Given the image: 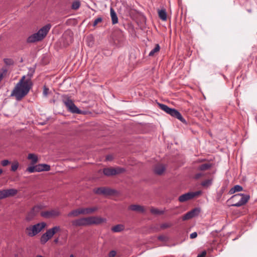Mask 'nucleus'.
Returning <instances> with one entry per match:
<instances>
[{
  "label": "nucleus",
  "mask_w": 257,
  "mask_h": 257,
  "mask_svg": "<svg viewBox=\"0 0 257 257\" xmlns=\"http://www.w3.org/2000/svg\"><path fill=\"white\" fill-rule=\"evenodd\" d=\"M36 257H44V256L40 255H38Z\"/></svg>",
  "instance_id": "6e6d98bb"
},
{
  "label": "nucleus",
  "mask_w": 257,
  "mask_h": 257,
  "mask_svg": "<svg viewBox=\"0 0 257 257\" xmlns=\"http://www.w3.org/2000/svg\"><path fill=\"white\" fill-rule=\"evenodd\" d=\"M73 33H63L60 41L62 43L63 46L66 47L73 42Z\"/></svg>",
  "instance_id": "2eb2a0df"
},
{
  "label": "nucleus",
  "mask_w": 257,
  "mask_h": 257,
  "mask_svg": "<svg viewBox=\"0 0 257 257\" xmlns=\"http://www.w3.org/2000/svg\"><path fill=\"white\" fill-rule=\"evenodd\" d=\"M94 37L92 34L89 35L86 37V42L88 46L92 47L94 44Z\"/></svg>",
  "instance_id": "c85d7f7f"
},
{
  "label": "nucleus",
  "mask_w": 257,
  "mask_h": 257,
  "mask_svg": "<svg viewBox=\"0 0 257 257\" xmlns=\"http://www.w3.org/2000/svg\"><path fill=\"white\" fill-rule=\"evenodd\" d=\"M165 170L166 168L164 165L158 164L155 167L154 172L157 175H161L165 172Z\"/></svg>",
  "instance_id": "aec40b11"
},
{
  "label": "nucleus",
  "mask_w": 257,
  "mask_h": 257,
  "mask_svg": "<svg viewBox=\"0 0 257 257\" xmlns=\"http://www.w3.org/2000/svg\"><path fill=\"white\" fill-rule=\"evenodd\" d=\"M200 212L201 209L200 208H195L183 215L182 217V220H186L197 216Z\"/></svg>",
  "instance_id": "dca6fc26"
},
{
  "label": "nucleus",
  "mask_w": 257,
  "mask_h": 257,
  "mask_svg": "<svg viewBox=\"0 0 257 257\" xmlns=\"http://www.w3.org/2000/svg\"><path fill=\"white\" fill-rule=\"evenodd\" d=\"M110 17L113 24H115L118 23V18L116 13L114 10L112 9H110Z\"/></svg>",
  "instance_id": "393cba45"
},
{
  "label": "nucleus",
  "mask_w": 257,
  "mask_h": 257,
  "mask_svg": "<svg viewBox=\"0 0 257 257\" xmlns=\"http://www.w3.org/2000/svg\"><path fill=\"white\" fill-rule=\"evenodd\" d=\"M4 62L6 65L11 66L14 64V61L11 58H5Z\"/></svg>",
  "instance_id": "e433bc0d"
},
{
  "label": "nucleus",
  "mask_w": 257,
  "mask_h": 257,
  "mask_svg": "<svg viewBox=\"0 0 257 257\" xmlns=\"http://www.w3.org/2000/svg\"><path fill=\"white\" fill-rule=\"evenodd\" d=\"M212 178L205 180L201 182V185L204 187L207 188L212 184Z\"/></svg>",
  "instance_id": "473e14b6"
},
{
  "label": "nucleus",
  "mask_w": 257,
  "mask_h": 257,
  "mask_svg": "<svg viewBox=\"0 0 257 257\" xmlns=\"http://www.w3.org/2000/svg\"><path fill=\"white\" fill-rule=\"evenodd\" d=\"M41 209L42 207L40 205H36L33 207L32 209L27 213L25 218L26 220L28 222L32 220Z\"/></svg>",
  "instance_id": "4468645a"
},
{
  "label": "nucleus",
  "mask_w": 257,
  "mask_h": 257,
  "mask_svg": "<svg viewBox=\"0 0 257 257\" xmlns=\"http://www.w3.org/2000/svg\"><path fill=\"white\" fill-rule=\"evenodd\" d=\"M62 101L65 104L68 109H69L71 105L74 103L73 101L68 95H63L62 96Z\"/></svg>",
  "instance_id": "4be33fe9"
},
{
  "label": "nucleus",
  "mask_w": 257,
  "mask_h": 257,
  "mask_svg": "<svg viewBox=\"0 0 257 257\" xmlns=\"http://www.w3.org/2000/svg\"><path fill=\"white\" fill-rule=\"evenodd\" d=\"M128 209L138 212L144 213L145 212L144 206L137 204H133L129 206Z\"/></svg>",
  "instance_id": "6ab92c4d"
},
{
  "label": "nucleus",
  "mask_w": 257,
  "mask_h": 257,
  "mask_svg": "<svg viewBox=\"0 0 257 257\" xmlns=\"http://www.w3.org/2000/svg\"><path fill=\"white\" fill-rule=\"evenodd\" d=\"M6 198L4 189L0 190V200Z\"/></svg>",
  "instance_id": "c03bdc74"
},
{
  "label": "nucleus",
  "mask_w": 257,
  "mask_h": 257,
  "mask_svg": "<svg viewBox=\"0 0 257 257\" xmlns=\"http://www.w3.org/2000/svg\"><path fill=\"white\" fill-rule=\"evenodd\" d=\"M113 156L111 155H107L106 156V160L108 161H111L113 160Z\"/></svg>",
  "instance_id": "de8ad7c7"
},
{
  "label": "nucleus",
  "mask_w": 257,
  "mask_h": 257,
  "mask_svg": "<svg viewBox=\"0 0 257 257\" xmlns=\"http://www.w3.org/2000/svg\"><path fill=\"white\" fill-rule=\"evenodd\" d=\"M150 211L152 214L156 215H161L164 214V211H161L157 208L153 207L151 209Z\"/></svg>",
  "instance_id": "c9c22d12"
},
{
  "label": "nucleus",
  "mask_w": 257,
  "mask_h": 257,
  "mask_svg": "<svg viewBox=\"0 0 257 257\" xmlns=\"http://www.w3.org/2000/svg\"><path fill=\"white\" fill-rule=\"evenodd\" d=\"M19 166V164L18 161L14 162L12 165L11 170L13 172L16 171L18 169Z\"/></svg>",
  "instance_id": "4c0bfd02"
},
{
  "label": "nucleus",
  "mask_w": 257,
  "mask_h": 257,
  "mask_svg": "<svg viewBox=\"0 0 257 257\" xmlns=\"http://www.w3.org/2000/svg\"><path fill=\"white\" fill-rule=\"evenodd\" d=\"M68 110L73 113H77V114H82V111L80 110L74 103L71 105L70 108L68 109Z\"/></svg>",
  "instance_id": "bb28decb"
},
{
  "label": "nucleus",
  "mask_w": 257,
  "mask_h": 257,
  "mask_svg": "<svg viewBox=\"0 0 257 257\" xmlns=\"http://www.w3.org/2000/svg\"><path fill=\"white\" fill-rule=\"evenodd\" d=\"M116 254V252L115 250H111L108 253L109 257H114Z\"/></svg>",
  "instance_id": "a18cd8bd"
},
{
  "label": "nucleus",
  "mask_w": 257,
  "mask_h": 257,
  "mask_svg": "<svg viewBox=\"0 0 257 257\" xmlns=\"http://www.w3.org/2000/svg\"><path fill=\"white\" fill-rule=\"evenodd\" d=\"M5 197H13L17 194L18 190L16 189H4Z\"/></svg>",
  "instance_id": "412c9836"
},
{
  "label": "nucleus",
  "mask_w": 257,
  "mask_h": 257,
  "mask_svg": "<svg viewBox=\"0 0 257 257\" xmlns=\"http://www.w3.org/2000/svg\"><path fill=\"white\" fill-rule=\"evenodd\" d=\"M172 226V224L171 223H162L160 225V228L162 229H165L169 228Z\"/></svg>",
  "instance_id": "ea45409f"
},
{
  "label": "nucleus",
  "mask_w": 257,
  "mask_h": 257,
  "mask_svg": "<svg viewBox=\"0 0 257 257\" xmlns=\"http://www.w3.org/2000/svg\"><path fill=\"white\" fill-rule=\"evenodd\" d=\"M197 236V233L196 232H194L193 233H192L191 234H190V238L191 239H193V238H196V237Z\"/></svg>",
  "instance_id": "09e8293b"
},
{
  "label": "nucleus",
  "mask_w": 257,
  "mask_h": 257,
  "mask_svg": "<svg viewBox=\"0 0 257 257\" xmlns=\"http://www.w3.org/2000/svg\"><path fill=\"white\" fill-rule=\"evenodd\" d=\"M160 50V47L158 44H156L155 47L150 52L149 56H153L156 53L159 52Z\"/></svg>",
  "instance_id": "72a5a7b5"
},
{
  "label": "nucleus",
  "mask_w": 257,
  "mask_h": 257,
  "mask_svg": "<svg viewBox=\"0 0 257 257\" xmlns=\"http://www.w3.org/2000/svg\"><path fill=\"white\" fill-rule=\"evenodd\" d=\"M89 226L95 224L98 225L102 223L106 222V219L98 216L89 217Z\"/></svg>",
  "instance_id": "f3484780"
},
{
  "label": "nucleus",
  "mask_w": 257,
  "mask_h": 257,
  "mask_svg": "<svg viewBox=\"0 0 257 257\" xmlns=\"http://www.w3.org/2000/svg\"><path fill=\"white\" fill-rule=\"evenodd\" d=\"M61 230L59 226H55L46 231L43 234L40 238V242L42 244H45L53 236Z\"/></svg>",
  "instance_id": "39448f33"
},
{
  "label": "nucleus",
  "mask_w": 257,
  "mask_h": 257,
  "mask_svg": "<svg viewBox=\"0 0 257 257\" xmlns=\"http://www.w3.org/2000/svg\"><path fill=\"white\" fill-rule=\"evenodd\" d=\"M124 40V38L122 33H112L111 36V42L116 46H121Z\"/></svg>",
  "instance_id": "f8f14e48"
},
{
  "label": "nucleus",
  "mask_w": 257,
  "mask_h": 257,
  "mask_svg": "<svg viewBox=\"0 0 257 257\" xmlns=\"http://www.w3.org/2000/svg\"><path fill=\"white\" fill-rule=\"evenodd\" d=\"M242 190L243 188L242 186L239 185H236L229 190V194H232L235 193L236 192H239L242 191Z\"/></svg>",
  "instance_id": "a878e982"
},
{
  "label": "nucleus",
  "mask_w": 257,
  "mask_h": 257,
  "mask_svg": "<svg viewBox=\"0 0 257 257\" xmlns=\"http://www.w3.org/2000/svg\"><path fill=\"white\" fill-rule=\"evenodd\" d=\"M102 17L101 16H99L97 17L93 21L92 26L93 27H97V26H99L102 22Z\"/></svg>",
  "instance_id": "7c9ffc66"
},
{
  "label": "nucleus",
  "mask_w": 257,
  "mask_h": 257,
  "mask_svg": "<svg viewBox=\"0 0 257 257\" xmlns=\"http://www.w3.org/2000/svg\"><path fill=\"white\" fill-rule=\"evenodd\" d=\"M46 223L42 222L33 225H30L26 228V233L30 237H33L40 232L46 226Z\"/></svg>",
  "instance_id": "20e7f679"
},
{
  "label": "nucleus",
  "mask_w": 257,
  "mask_h": 257,
  "mask_svg": "<svg viewBox=\"0 0 257 257\" xmlns=\"http://www.w3.org/2000/svg\"><path fill=\"white\" fill-rule=\"evenodd\" d=\"M80 6V3L79 1L74 2L72 4V9L73 10H77Z\"/></svg>",
  "instance_id": "58836bf2"
},
{
  "label": "nucleus",
  "mask_w": 257,
  "mask_h": 257,
  "mask_svg": "<svg viewBox=\"0 0 257 257\" xmlns=\"http://www.w3.org/2000/svg\"><path fill=\"white\" fill-rule=\"evenodd\" d=\"M158 15L159 18L165 21L167 19V14L165 10H161L158 11Z\"/></svg>",
  "instance_id": "c756f323"
},
{
  "label": "nucleus",
  "mask_w": 257,
  "mask_h": 257,
  "mask_svg": "<svg viewBox=\"0 0 257 257\" xmlns=\"http://www.w3.org/2000/svg\"><path fill=\"white\" fill-rule=\"evenodd\" d=\"M49 92H50L49 89L46 85H44L43 86V94L44 96H47V95L49 94Z\"/></svg>",
  "instance_id": "a19ab883"
},
{
  "label": "nucleus",
  "mask_w": 257,
  "mask_h": 257,
  "mask_svg": "<svg viewBox=\"0 0 257 257\" xmlns=\"http://www.w3.org/2000/svg\"><path fill=\"white\" fill-rule=\"evenodd\" d=\"M158 239L160 241H165L166 240V237L164 235H160L158 237Z\"/></svg>",
  "instance_id": "49530a36"
},
{
  "label": "nucleus",
  "mask_w": 257,
  "mask_h": 257,
  "mask_svg": "<svg viewBox=\"0 0 257 257\" xmlns=\"http://www.w3.org/2000/svg\"><path fill=\"white\" fill-rule=\"evenodd\" d=\"M27 158L29 160H31V166H34V165L36 164L38 161V158L37 156L34 154H29Z\"/></svg>",
  "instance_id": "5701e85b"
},
{
  "label": "nucleus",
  "mask_w": 257,
  "mask_h": 257,
  "mask_svg": "<svg viewBox=\"0 0 257 257\" xmlns=\"http://www.w3.org/2000/svg\"><path fill=\"white\" fill-rule=\"evenodd\" d=\"M58 241H59V237H57L54 240V242L55 243H57L58 242Z\"/></svg>",
  "instance_id": "603ef678"
},
{
  "label": "nucleus",
  "mask_w": 257,
  "mask_h": 257,
  "mask_svg": "<svg viewBox=\"0 0 257 257\" xmlns=\"http://www.w3.org/2000/svg\"><path fill=\"white\" fill-rule=\"evenodd\" d=\"M3 173V170L2 169H0V175H1Z\"/></svg>",
  "instance_id": "5fc2aeb1"
},
{
  "label": "nucleus",
  "mask_w": 257,
  "mask_h": 257,
  "mask_svg": "<svg viewBox=\"0 0 257 257\" xmlns=\"http://www.w3.org/2000/svg\"><path fill=\"white\" fill-rule=\"evenodd\" d=\"M212 167V164L209 163H205L201 164L199 167V170L201 171H205L208 170Z\"/></svg>",
  "instance_id": "2f4dec72"
},
{
  "label": "nucleus",
  "mask_w": 257,
  "mask_h": 257,
  "mask_svg": "<svg viewBox=\"0 0 257 257\" xmlns=\"http://www.w3.org/2000/svg\"><path fill=\"white\" fill-rule=\"evenodd\" d=\"M159 108L166 112L167 113L170 114L171 116L175 117L180 120L182 123L187 124V121L183 117L180 112L175 108H172L168 107L167 105L158 103Z\"/></svg>",
  "instance_id": "7ed1b4c3"
},
{
  "label": "nucleus",
  "mask_w": 257,
  "mask_h": 257,
  "mask_svg": "<svg viewBox=\"0 0 257 257\" xmlns=\"http://www.w3.org/2000/svg\"><path fill=\"white\" fill-rule=\"evenodd\" d=\"M69 257H74V255L72 254H71Z\"/></svg>",
  "instance_id": "13d9d810"
},
{
  "label": "nucleus",
  "mask_w": 257,
  "mask_h": 257,
  "mask_svg": "<svg viewBox=\"0 0 257 257\" xmlns=\"http://www.w3.org/2000/svg\"><path fill=\"white\" fill-rule=\"evenodd\" d=\"M7 72H8L7 69L3 67L2 68L1 70L0 74H3V77H4V76L6 75Z\"/></svg>",
  "instance_id": "79ce46f5"
},
{
  "label": "nucleus",
  "mask_w": 257,
  "mask_h": 257,
  "mask_svg": "<svg viewBox=\"0 0 257 257\" xmlns=\"http://www.w3.org/2000/svg\"><path fill=\"white\" fill-rule=\"evenodd\" d=\"M50 166L46 164H39L34 166H29L26 169V171L29 173L35 172L49 171L50 170Z\"/></svg>",
  "instance_id": "423d86ee"
},
{
  "label": "nucleus",
  "mask_w": 257,
  "mask_h": 257,
  "mask_svg": "<svg viewBox=\"0 0 257 257\" xmlns=\"http://www.w3.org/2000/svg\"><path fill=\"white\" fill-rule=\"evenodd\" d=\"M3 78V74H0V82L2 80Z\"/></svg>",
  "instance_id": "864d4df0"
},
{
  "label": "nucleus",
  "mask_w": 257,
  "mask_h": 257,
  "mask_svg": "<svg viewBox=\"0 0 257 257\" xmlns=\"http://www.w3.org/2000/svg\"><path fill=\"white\" fill-rule=\"evenodd\" d=\"M72 225L74 227L89 226V217H82L71 221Z\"/></svg>",
  "instance_id": "9b49d317"
},
{
  "label": "nucleus",
  "mask_w": 257,
  "mask_h": 257,
  "mask_svg": "<svg viewBox=\"0 0 257 257\" xmlns=\"http://www.w3.org/2000/svg\"><path fill=\"white\" fill-rule=\"evenodd\" d=\"M178 213H179L178 212H174V213H173V214H178Z\"/></svg>",
  "instance_id": "4d7b16f0"
},
{
  "label": "nucleus",
  "mask_w": 257,
  "mask_h": 257,
  "mask_svg": "<svg viewBox=\"0 0 257 257\" xmlns=\"http://www.w3.org/2000/svg\"><path fill=\"white\" fill-rule=\"evenodd\" d=\"M206 254V251L205 250L202 252L201 254L197 255V257H205Z\"/></svg>",
  "instance_id": "8fccbe9b"
},
{
  "label": "nucleus",
  "mask_w": 257,
  "mask_h": 257,
  "mask_svg": "<svg viewBox=\"0 0 257 257\" xmlns=\"http://www.w3.org/2000/svg\"><path fill=\"white\" fill-rule=\"evenodd\" d=\"M10 163V162L8 160H4L1 162V165L3 166H6Z\"/></svg>",
  "instance_id": "37998d69"
},
{
  "label": "nucleus",
  "mask_w": 257,
  "mask_h": 257,
  "mask_svg": "<svg viewBox=\"0 0 257 257\" xmlns=\"http://www.w3.org/2000/svg\"><path fill=\"white\" fill-rule=\"evenodd\" d=\"M94 192L97 194L104 195H114L117 193V191L107 187H99L94 189Z\"/></svg>",
  "instance_id": "1a4fd4ad"
},
{
  "label": "nucleus",
  "mask_w": 257,
  "mask_h": 257,
  "mask_svg": "<svg viewBox=\"0 0 257 257\" xmlns=\"http://www.w3.org/2000/svg\"><path fill=\"white\" fill-rule=\"evenodd\" d=\"M201 193L202 192L201 191L188 192L180 196L179 197L178 200L180 202H184L189 200L192 199L195 197L199 196Z\"/></svg>",
  "instance_id": "6e6552de"
},
{
  "label": "nucleus",
  "mask_w": 257,
  "mask_h": 257,
  "mask_svg": "<svg viewBox=\"0 0 257 257\" xmlns=\"http://www.w3.org/2000/svg\"><path fill=\"white\" fill-rule=\"evenodd\" d=\"M124 229V226L121 224H117L111 228V230L114 232H118Z\"/></svg>",
  "instance_id": "cd10ccee"
},
{
  "label": "nucleus",
  "mask_w": 257,
  "mask_h": 257,
  "mask_svg": "<svg viewBox=\"0 0 257 257\" xmlns=\"http://www.w3.org/2000/svg\"><path fill=\"white\" fill-rule=\"evenodd\" d=\"M80 214H82L80 208L72 210L67 214V216L68 217H77Z\"/></svg>",
  "instance_id": "b1692460"
},
{
  "label": "nucleus",
  "mask_w": 257,
  "mask_h": 257,
  "mask_svg": "<svg viewBox=\"0 0 257 257\" xmlns=\"http://www.w3.org/2000/svg\"><path fill=\"white\" fill-rule=\"evenodd\" d=\"M51 25L50 24H47L42 28H41L38 32H48L50 30Z\"/></svg>",
  "instance_id": "f704fd0d"
},
{
  "label": "nucleus",
  "mask_w": 257,
  "mask_h": 257,
  "mask_svg": "<svg viewBox=\"0 0 257 257\" xmlns=\"http://www.w3.org/2000/svg\"><path fill=\"white\" fill-rule=\"evenodd\" d=\"M35 69L31 68L26 76H23L16 85L11 96H14L17 101H21L32 89L33 83L31 80Z\"/></svg>",
  "instance_id": "f257e3e1"
},
{
  "label": "nucleus",
  "mask_w": 257,
  "mask_h": 257,
  "mask_svg": "<svg viewBox=\"0 0 257 257\" xmlns=\"http://www.w3.org/2000/svg\"><path fill=\"white\" fill-rule=\"evenodd\" d=\"M203 175V174L202 173H197L196 174H195V176H194V178L196 179H199L201 177H202Z\"/></svg>",
  "instance_id": "3c124183"
},
{
  "label": "nucleus",
  "mask_w": 257,
  "mask_h": 257,
  "mask_svg": "<svg viewBox=\"0 0 257 257\" xmlns=\"http://www.w3.org/2000/svg\"><path fill=\"white\" fill-rule=\"evenodd\" d=\"M250 196L248 194L238 193L233 195L227 202L232 201L229 206L240 207L245 205L249 200Z\"/></svg>",
  "instance_id": "f03ea898"
},
{
  "label": "nucleus",
  "mask_w": 257,
  "mask_h": 257,
  "mask_svg": "<svg viewBox=\"0 0 257 257\" xmlns=\"http://www.w3.org/2000/svg\"><path fill=\"white\" fill-rule=\"evenodd\" d=\"M82 214H91L98 210V207L95 206L88 208H80Z\"/></svg>",
  "instance_id": "a211bd4d"
},
{
  "label": "nucleus",
  "mask_w": 257,
  "mask_h": 257,
  "mask_svg": "<svg viewBox=\"0 0 257 257\" xmlns=\"http://www.w3.org/2000/svg\"><path fill=\"white\" fill-rule=\"evenodd\" d=\"M125 169L123 168L117 167L116 168H105L103 170V174L106 176H111L124 173Z\"/></svg>",
  "instance_id": "0eeeda50"
},
{
  "label": "nucleus",
  "mask_w": 257,
  "mask_h": 257,
  "mask_svg": "<svg viewBox=\"0 0 257 257\" xmlns=\"http://www.w3.org/2000/svg\"><path fill=\"white\" fill-rule=\"evenodd\" d=\"M60 214L61 213L58 208L42 211L41 212V216L46 218H55L60 216Z\"/></svg>",
  "instance_id": "9d476101"
},
{
  "label": "nucleus",
  "mask_w": 257,
  "mask_h": 257,
  "mask_svg": "<svg viewBox=\"0 0 257 257\" xmlns=\"http://www.w3.org/2000/svg\"><path fill=\"white\" fill-rule=\"evenodd\" d=\"M47 33H34L27 39L28 43H33L42 41L47 35Z\"/></svg>",
  "instance_id": "ddd939ff"
}]
</instances>
